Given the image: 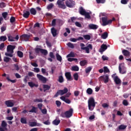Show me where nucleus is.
<instances>
[{
    "label": "nucleus",
    "instance_id": "nucleus-1",
    "mask_svg": "<svg viewBox=\"0 0 131 131\" xmlns=\"http://www.w3.org/2000/svg\"><path fill=\"white\" fill-rule=\"evenodd\" d=\"M73 108H71L69 110L66 111L65 112H62L60 114L61 117L63 118H70L73 115Z\"/></svg>",
    "mask_w": 131,
    "mask_h": 131
},
{
    "label": "nucleus",
    "instance_id": "nucleus-2",
    "mask_svg": "<svg viewBox=\"0 0 131 131\" xmlns=\"http://www.w3.org/2000/svg\"><path fill=\"white\" fill-rule=\"evenodd\" d=\"M96 107V102H95V99L94 97H91L88 100V108L90 111H93Z\"/></svg>",
    "mask_w": 131,
    "mask_h": 131
},
{
    "label": "nucleus",
    "instance_id": "nucleus-3",
    "mask_svg": "<svg viewBox=\"0 0 131 131\" xmlns=\"http://www.w3.org/2000/svg\"><path fill=\"white\" fill-rule=\"evenodd\" d=\"M80 47H81V50L85 51L87 54H90V50H93V45L92 44H89L87 47H85L84 43H80Z\"/></svg>",
    "mask_w": 131,
    "mask_h": 131
},
{
    "label": "nucleus",
    "instance_id": "nucleus-4",
    "mask_svg": "<svg viewBox=\"0 0 131 131\" xmlns=\"http://www.w3.org/2000/svg\"><path fill=\"white\" fill-rule=\"evenodd\" d=\"M68 93V89L67 88H64L62 90H58L56 94L54 95V98H57L59 95L60 96H63V95H65V94H67Z\"/></svg>",
    "mask_w": 131,
    "mask_h": 131
},
{
    "label": "nucleus",
    "instance_id": "nucleus-5",
    "mask_svg": "<svg viewBox=\"0 0 131 131\" xmlns=\"http://www.w3.org/2000/svg\"><path fill=\"white\" fill-rule=\"evenodd\" d=\"M34 51L36 54H39V52H40L41 54H43L44 56H47V55H48V51L45 49H42L39 48H36L34 49Z\"/></svg>",
    "mask_w": 131,
    "mask_h": 131
},
{
    "label": "nucleus",
    "instance_id": "nucleus-6",
    "mask_svg": "<svg viewBox=\"0 0 131 131\" xmlns=\"http://www.w3.org/2000/svg\"><path fill=\"white\" fill-rule=\"evenodd\" d=\"M99 81H104V83H107V82H109V75H104L101 76L99 78Z\"/></svg>",
    "mask_w": 131,
    "mask_h": 131
},
{
    "label": "nucleus",
    "instance_id": "nucleus-7",
    "mask_svg": "<svg viewBox=\"0 0 131 131\" xmlns=\"http://www.w3.org/2000/svg\"><path fill=\"white\" fill-rule=\"evenodd\" d=\"M66 5L68 8H73L75 6V2L73 0H67L66 1Z\"/></svg>",
    "mask_w": 131,
    "mask_h": 131
},
{
    "label": "nucleus",
    "instance_id": "nucleus-8",
    "mask_svg": "<svg viewBox=\"0 0 131 131\" xmlns=\"http://www.w3.org/2000/svg\"><path fill=\"white\" fill-rule=\"evenodd\" d=\"M102 25L103 26H106V25H108L112 23V19H110L108 20L107 19V17H102Z\"/></svg>",
    "mask_w": 131,
    "mask_h": 131
},
{
    "label": "nucleus",
    "instance_id": "nucleus-9",
    "mask_svg": "<svg viewBox=\"0 0 131 131\" xmlns=\"http://www.w3.org/2000/svg\"><path fill=\"white\" fill-rule=\"evenodd\" d=\"M30 38V35H27L26 34H23L20 36V40H25V41H28Z\"/></svg>",
    "mask_w": 131,
    "mask_h": 131
},
{
    "label": "nucleus",
    "instance_id": "nucleus-10",
    "mask_svg": "<svg viewBox=\"0 0 131 131\" xmlns=\"http://www.w3.org/2000/svg\"><path fill=\"white\" fill-rule=\"evenodd\" d=\"M112 77L113 78L116 84H121V80L118 78V76H115V74H113Z\"/></svg>",
    "mask_w": 131,
    "mask_h": 131
},
{
    "label": "nucleus",
    "instance_id": "nucleus-11",
    "mask_svg": "<svg viewBox=\"0 0 131 131\" xmlns=\"http://www.w3.org/2000/svg\"><path fill=\"white\" fill-rule=\"evenodd\" d=\"M65 0H58L57 2V4L58 5L59 8L61 9H65L66 8V5L64 4V3H62V2H64Z\"/></svg>",
    "mask_w": 131,
    "mask_h": 131
},
{
    "label": "nucleus",
    "instance_id": "nucleus-12",
    "mask_svg": "<svg viewBox=\"0 0 131 131\" xmlns=\"http://www.w3.org/2000/svg\"><path fill=\"white\" fill-rule=\"evenodd\" d=\"M37 77L39 79V80H40V81H42L43 83H47V78L43 77L42 75L37 74Z\"/></svg>",
    "mask_w": 131,
    "mask_h": 131
},
{
    "label": "nucleus",
    "instance_id": "nucleus-13",
    "mask_svg": "<svg viewBox=\"0 0 131 131\" xmlns=\"http://www.w3.org/2000/svg\"><path fill=\"white\" fill-rule=\"evenodd\" d=\"M16 48V46L13 45H8L7 48V51L9 53L10 52L11 54L14 53V50Z\"/></svg>",
    "mask_w": 131,
    "mask_h": 131
},
{
    "label": "nucleus",
    "instance_id": "nucleus-14",
    "mask_svg": "<svg viewBox=\"0 0 131 131\" xmlns=\"http://www.w3.org/2000/svg\"><path fill=\"white\" fill-rule=\"evenodd\" d=\"M14 100H9L5 101V104L7 107H13L14 106Z\"/></svg>",
    "mask_w": 131,
    "mask_h": 131
},
{
    "label": "nucleus",
    "instance_id": "nucleus-15",
    "mask_svg": "<svg viewBox=\"0 0 131 131\" xmlns=\"http://www.w3.org/2000/svg\"><path fill=\"white\" fill-rule=\"evenodd\" d=\"M89 29H91L93 30H96L99 28V26L97 25H95L93 24H90L88 26Z\"/></svg>",
    "mask_w": 131,
    "mask_h": 131
},
{
    "label": "nucleus",
    "instance_id": "nucleus-16",
    "mask_svg": "<svg viewBox=\"0 0 131 131\" xmlns=\"http://www.w3.org/2000/svg\"><path fill=\"white\" fill-rule=\"evenodd\" d=\"M65 76L67 79L69 81H71V80H73L72 77L71 76V73L70 72H66Z\"/></svg>",
    "mask_w": 131,
    "mask_h": 131
},
{
    "label": "nucleus",
    "instance_id": "nucleus-17",
    "mask_svg": "<svg viewBox=\"0 0 131 131\" xmlns=\"http://www.w3.org/2000/svg\"><path fill=\"white\" fill-rule=\"evenodd\" d=\"M107 49H108V46L105 44H102L99 49V52L103 53V52H105V50H107Z\"/></svg>",
    "mask_w": 131,
    "mask_h": 131
},
{
    "label": "nucleus",
    "instance_id": "nucleus-18",
    "mask_svg": "<svg viewBox=\"0 0 131 131\" xmlns=\"http://www.w3.org/2000/svg\"><path fill=\"white\" fill-rule=\"evenodd\" d=\"M60 99H61L62 101H63V102H65L67 104H70L71 103V100L68 98H66L65 96H61Z\"/></svg>",
    "mask_w": 131,
    "mask_h": 131
},
{
    "label": "nucleus",
    "instance_id": "nucleus-19",
    "mask_svg": "<svg viewBox=\"0 0 131 131\" xmlns=\"http://www.w3.org/2000/svg\"><path fill=\"white\" fill-rule=\"evenodd\" d=\"M86 12V11H85V10H84L83 8H82V7H80L79 10V14H80V15L84 16Z\"/></svg>",
    "mask_w": 131,
    "mask_h": 131
},
{
    "label": "nucleus",
    "instance_id": "nucleus-20",
    "mask_svg": "<svg viewBox=\"0 0 131 131\" xmlns=\"http://www.w3.org/2000/svg\"><path fill=\"white\" fill-rule=\"evenodd\" d=\"M8 41H15V38L11 35V34H7Z\"/></svg>",
    "mask_w": 131,
    "mask_h": 131
},
{
    "label": "nucleus",
    "instance_id": "nucleus-21",
    "mask_svg": "<svg viewBox=\"0 0 131 131\" xmlns=\"http://www.w3.org/2000/svg\"><path fill=\"white\" fill-rule=\"evenodd\" d=\"M43 89L44 93H46V92H47V91H49V90L51 89V86H50L48 84H43Z\"/></svg>",
    "mask_w": 131,
    "mask_h": 131
},
{
    "label": "nucleus",
    "instance_id": "nucleus-22",
    "mask_svg": "<svg viewBox=\"0 0 131 131\" xmlns=\"http://www.w3.org/2000/svg\"><path fill=\"white\" fill-rule=\"evenodd\" d=\"M51 33L54 37L57 36V30L54 27L51 28Z\"/></svg>",
    "mask_w": 131,
    "mask_h": 131
},
{
    "label": "nucleus",
    "instance_id": "nucleus-23",
    "mask_svg": "<svg viewBox=\"0 0 131 131\" xmlns=\"http://www.w3.org/2000/svg\"><path fill=\"white\" fill-rule=\"evenodd\" d=\"M30 15V12H29V11H24V14L23 15L24 18H26V19H27L28 18H29Z\"/></svg>",
    "mask_w": 131,
    "mask_h": 131
},
{
    "label": "nucleus",
    "instance_id": "nucleus-24",
    "mask_svg": "<svg viewBox=\"0 0 131 131\" xmlns=\"http://www.w3.org/2000/svg\"><path fill=\"white\" fill-rule=\"evenodd\" d=\"M122 54L125 56V57H128V56H129L130 53L128 50L125 49L122 51Z\"/></svg>",
    "mask_w": 131,
    "mask_h": 131
},
{
    "label": "nucleus",
    "instance_id": "nucleus-25",
    "mask_svg": "<svg viewBox=\"0 0 131 131\" xmlns=\"http://www.w3.org/2000/svg\"><path fill=\"white\" fill-rule=\"evenodd\" d=\"M79 64L80 66H81L82 67H83L85 66L86 64H88V61H86V60H83L80 61L79 62Z\"/></svg>",
    "mask_w": 131,
    "mask_h": 131
},
{
    "label": "nucleus",
    "instance_id": "nucleus-26",
    "mask_svg": "<svg viewBox=\"0 0 131 131\" xmlns=\"http://www.w3.org/2000/svg\"><path fill=\"white\" fill-rule=\"evenodd\" d=\"M28 83L30 88H34V86H35V88H37L38 86V84H36L33 83V82H29Z\"/></svg>",
    "mask_w": 131,
    "mask_h": 131
},
{
    "label": "nucleus",
    "instance_id": "nucleus-27",
    "mask_svg": "<svg viewBox=\"0 0 131 131\" xmlns=\"http://www.w3.org/2000/svg\"><path fill=\"white\" fill-rule=\"evenodd\" d=\"M126 127H127V126L121 124L119 126L118 129L119 130H123L125 129Z\"/></svg>",
    "mask_w": 131,
    "mask_h": 131
},
{
    "label": "nucleus",
    "instance_id": "nucleus-28",
    "mask_svg": "<svg viewBox=\"0 0 131 131\" xmlns=\"http://www.w3.org/2000/svg\"><path fill=\"white\" fill-rule=\"evenodd\" d=\"M108 37V32H105L101 35V38L103 39H106Z\"/></svg>",
    "mask_w": 131,
    "mask_h": 131
},
{
    "label": "nucleus",
    "instance_id": "nucleus-29",
    "mask_svg": "<svg viewBox=\"0 0 131 131\" xmlns=\"http://www.w3.org/2000/svg\"><path fill=\"white\" fill-rule=\"evenodd\" d=\"M74 57H75V54H74V52L72 51L68 55H67V58H74Z\"/></svg>",
    "mask_w": 131,
    "mask_h": 131
},
{
    "label": "nucleus",
    "instance_id": "nucleus-30",
    "mask_svg": "<svg viewBox=\"0 0 131 131\" xmlns=\"http://www.w3.org/2000/svg\"><path fill=\"white\" fill-rule=\"evenodd\" d=\"M7 125H8V124H7V122L6 121H3L2 122L1 126L2 127H4L5 129H7Z\"/></svg>",
    "mask_w": 131,
    "mask_h": 131
},
{
    "label": "nucleus",
    "instance_id": "nucleus-31",
    "mask_svg": "<svg viewBox=\"0 0 131 131\" xmlns=\"http://www.w3.org/2000/svg\"><path fill=\"white\" fill-rule=\"evenodd\" d=\"M30 12L32 15H36V10L33 8L30 9Z\"/></svg>",
    "mask_w": 131,
    "mask_h": 131
},
{
    "label": "nucleus",
    "instance_id": "nucleus-32",
    "mask_svg": "<svg viewBox=\"0 0 131 131\" xmlns=\"http://www.w3.org/2000/svg\"><path fill=\"white\" fill-rule=\"evenodd\" d=\"M61 122V120L55 119L53 121V124L54 125H58V124Z\"/></svg>",
    "mask_w": 131,
    "mask_h": 131
},
{
    "label": "nucleus",
    "instance_id": "nucleus-33",
    "mask_svg": "<svg viewBox=\"0 0 131 131\" xmlns=\"http://www.w3.org/2000/svg\"><path fill=\"white\" fill-rule=\"evenodd\" d=\"M20 122L24 124H26L27 123V119L26 118H21Z\"/></svg>",
    "mask_w": 131,
    "mask_h": 131
},
{
    "label": "nucleus",
    "instance_id": "nucleus-34",
    "mask_svg": "<svg viewBox=\"0 0 131 131\" xmlns=\"http://www.w3.org/2000/svg\"><path fill=\"white\" fill-rule=\"evenodd\" d=\"M56 56L57 61H59V62H62V57L59 55L58 53H57L56 54Z\"/></svg>",
    "mask_w": 131,
    "mask_h": 131
},
{
    "label": "nucleus",
    "instance_id": "nucleus-35",
    "mask_svg": "<svg viewBox=\"0 0 131 131\" xmlns=\"http://www.w3.org/2000/svg\"><path fill=\"white\" fill-rule=\"evenodd\" d=\"M72 71H78L79 70V68L77 66H74L72 67Z\"/></svg>",
    "mask_w": 131,
    "mask_h": 131
},
{
    "label": "nucleus",
    "instance_id": "nucleus-36",
    "mask_svg": "<svg viewBox=\"0 0 131 131\" xmlns=\"http://www.w3.org/2000/svg\"><path fill=\"white\" fill-rule=\"evenodd\" d=\"M58 81L60 83L64 82V78H63V76H59L58 77Z\"/></svg>",
    "mask_w": 131,
    "mask_h": 131
},
{
    "label": "nucleus",
    "instance_id": "nucleus-37",
    "mask_svg": "<svg viewBox=\"0 0 131 131\" xmlns=\"http://www.w3.org/2000/svg\"><path fill=\"white\" fill-rule=\"evenodd\" d=\"M103 72L104 73H109L110 72V70H109V69H108V67H103Z\"/></svg>",
    "mask_w": 131,
    "mask_h": 131
},
{
    "label": "nucleus",
    "instance_id": "nucleus-38",
    "mask_svg": "<svg viewBox=\"0 0 131 131\" xmlns=\"http://www.w3.org/2000/svg\"><path fill=\"white\" fill-rule=\"evenodd\" d=\"M17 54L19 58H23V52L20 51H18Z\"/></svg>",
    "mask_w": 131,
    "mask_h": 131
},
{
    "label": "nucleus",
    "instance_id": "nucleus-39",
    "mask_svg": "<svg viewBox=\"0 0 131 131\" xmlns=\"http://www.w3.org/2000/svg\"><path fill=\"white\" fill-rule=\"evenodd\" d=\"M6 40H7L6 36H1L0 37V41H6Z\"/></svg>",
    "mask_w": 131,
    "mask_h": 131
},
{
    "label": "nucleus",
    "instance_id": "nucleus-40",
    "mask_svg": "<svg viewBox=\"0 0 131 131\" xmlns=\"http://www.w3.org/2000/svg\"><path fill=\"white\" fill-rule=\"evenodd\" d=\"M36 109H37V107L33 106L32 108L29 111V112H31L32 113H36Z\"/></svg>",
    "mask_w": 131,
    "mask_h": 131
},
{
    "label": "nucleus",
    "instance_id": "nucleus-41",
    "mask_svg": "<svg viewBox=\"0 0 131 131\" xmlns=\"http://www.w3.org/2000/svg\"><path fill=\"white\" fill-rule=\"evenodd\" d=\"M67 46H68V47H69V48H70L71 49H74V45H73V43L69 42L67 44Z\"/></svg>",
    "mask_w": 131,
    "mask_h": 131
},
{
    "label": "nucleus",
    "instance_id": "nucleus-42",
    "mask_svg": "<svg viewBox=\"0 0 131 131\" xmlns=\"http://www.w3.org/2000/svg\"><path fill=\"white\" fill-rule=\"evenodd\" d=\"M83 37H84V39H86V40H90V39H91V35H84Z\"/></svg>",
    "mask_w": 131,
    "mask_h": 131
},
{
    "label": "nucleus",
    "instance_id": "nucleus-43",
    "mask_svg": "<svg viewBox=\"0 0 131 131\" xmlns=\"http://www.w3.org/2000/svg\"><path fill=\"white\" fill-rule=\"evenodd\" d=\"M93 68H92V67H89L85 69V73H90V72H91V71H92V69Z\"/></svg>",
    "mask_w": 131,
    "mask_h": 131
},
{
    "label": "nucleus",
    "instance_id": "nucleus-44",
    "mask_svg": "<svg viewBox=\"0 0 131 131\" xmlns=\"http://www.w3.org/2000/svg\"><path fill=\"white\" fill-rule=\"evenodd\" d=\"M86 93L88 94V95H92V94H93V89L88 88L86 90Z\"/></svg>",
    "mask_w": 131,
    "mask_h": 131
},
{
    "label": "nucleus",
    "instance_id": "nucleus-45",
    "mask_svg": "<svg viewBox=\"0 0 131 131\" xmlns=\"http://www.w3.org/2000/svg\"><path fill=\"white\" fill-rule=\"evenodd\" d=\"M53 8H54V4L53 3L49 4L47 6L48 10H51V9H53Z\"/></svg>",
    "mask_w": 131,
    "mask_h": 131
},
{
    "label": "nucleus",
    "instance_id": "nucleus-46",
    "mask_svg": "<svg viewBox=\"0 0 131 131\" xmlns=\"http://www.w3.org/2000/svg\"><path fill=\"white\" fill-rule=\"evenodd\" d=\"M119 71L120 73H121L122 74H125V73H126V71H122V69H121V67H120V66H119Z\"/></svg>",
    "mask_w": 131,
    "mask_h": 131
},
{
    "label": "nucleus",
    "instance_id": "nucleus-47",
    "mask_svg": "<svg viewBox=\"0 0 131 131\" xmlns=\"http://www.w3.org/2000/svg\"><path fill=\"white\" fill-rule=\"evenodd\" d=\"M122 104L124 106H128V101L126 99L123 100L122 102Z\"/></svg>",
    "mask_w": 131,
    "mask_h": 131
},
{
    "label": "nucleus",
    "instance_id": "nucleus-48",
    "mask_svg": "<svg viewBox=\"0 0 131 131\" xmlns=\"http://www.w3.org/2000/svg\"><path fill=\"white\" fill-rule=\"evenodd\" d=\"M10 23H14V22H16V18L14 16H11L10 19Z\"/></svg>",
    "mask_w": 131,
    "mask_h": 131
},
{
    "label": "nucleus",
    "instance_id": "nucleus-49",
    "mask_svg": "<svg viewBox=\"0 0 131 131\" xmlns=\"http://www.w3.org/2000/svg\"><path fill=\"white\" fill-rule=\"evenodd\" d=\"M10 60H11V58L10 57H4V61L6 62V63H8V62H10Z\"/></svg>",
    "mask_w": 131,
    "mask_h": 131
},
{
    "label": "nucleus",
    "instance_id": "nucleus-50",
    "mask_svg": "<svg viewBox=\"0 0 131 131\" xmlns=\"http://www.w3.org/2000/svg\"><path fill=\"white\" fill-rule=\"evenodd\" d=\"M129 1V0H121V4L122 5H127V3H128Z\"/></svg>",
    "mask_w": 131,
    "mask_h": 131
},
{
    "label": "nucleus",
    "instance_id": "nucleus-51",
    "mask_svg": "<svg viewBox=\"0 0 131 131\" xmlns=\"http://www.w3.org/2000/svg\"><path fill=\"white\" fill-rule=\"evenodd\" d=\"M6 79L8 81H10V82H12V83H15L17 81L16 80H11L9 77H7Z\"/></svg>",
    "mask_w": 131,
    "mask_h": 131
},
{
    "label": "nucleus",
    "instance_id": "nucleus-52",
    "mask_svg": "<svg viewBox=\"0 0 131 131\" xmlns=\"http://www.w3.org/2000/svg\"><path fill=\"white\" fill-rule=\"evenodd\" d=\"M97 4H105L106 0H96Z\"/></svg>",
    "mask_w": 131,
    "mask_h": 131
},
{
    "label": "nucleus",
    "instance_id": "nucleus-53",
    "mask_svg": "<svg viewBox=\"0 0 131 131\" xmlns=\"http://www.w3.org/2000/svg\"><path fill=\"white\" fill-rule=\"evenodd\" d=\"M84 16H85V18H86V19H91V15H90V13L89 12H86Z\"/></svg>",
    "mask_w": 131,
    "mask_h": 131
},
{
    "label": "nucleus",
    "instance_id": "nucleus-54",
    "mask_svg": "<svg viewBox=\"0 0 131 131\" xmlns=\"http://www.w3.org/2000/svg\"><path fill=\"white\" fill-rule=\"evenodd\" d=\"M34 102L35 103H36V102H38V103H39V102H42V99L41 98H40V99H35L34 100Z\"/></svg>",
    "mask_w": 131,
    "mask_h": 131
},
{
    "label": "nucleus",
    "instance_id": "nucleus-55",
    "mask_svg": "<svg viewBox=\"0 0 131 131\" xmlns=\"http://www.w3.org/2000/svg\"><path fill=\"white\" fill-rule=\"evenodd\" d=\"M7 16H8V12H5L2 13V16L4 19H6Z\"/></svg>",
    "mask_w": 131,
    "mask_h": 131
},
{
    "label": "nucleus",
    "instance_id": "nucleus-56",
    "mask_svg": "<svg viewBox=\"0 0 131 131\" xmlns=\"http://www.w3.org/2000/svg\"><path fill=\"white\" fill-rule=\"evenodd\" d=\"M75 80H78V74L75 73L73 75Z\"/></svg>",
    "mask_w": 131,
    "mask_h": 131
},
{
    "label": "nucleus",
    "instance_id": "nucleus-57",
    "mask_svg": "<svg viewBox=\"0 0 131 131\" xmlns=\"http://www.w3.org/2000/svg\"><path fill=\"white\" fill-rule=\"evenodd\" d=\"M49 57L52 59H55V55H54V53L50 52L49 53Z\"/></svg>",
    "mask_w": 131,
    "mask_h": 131
},
{
    "label": "nucleus",
    "instance_id": "nucleus-58",
    "mask_svg": "<svg viewBox=\"0 0 131 131\" xmlns=\"http://www.w3.org/2000/svg\"><path fill=\"white\" fill-rule=\"evenodd\" d=\"M102 59L103 61H107L108 60L109 58L105 55H103L102 56Z\"/></svg>",
    "mask_w": 131,
    "mask_h": 131
},
{
    "label": "nucleus",
    "instance_id": "nucleus-59",
    "mask_svg": "<svg viewBox=\"0 0 131 131\" xmlns=\"http://www.w3.org/2000/svg\"><path fill=\"white\" fill-rule=\"evenodd\" d=\"M5 7H6V4H5V3L2 2L0 3V8H1V9L5 8Z\"/></svg>",
    "mask_w": 131,
    "mask_h": 131
},
{
    "label": "nucleus",
    "instance_id": "nucleus-60",
    "mask_svg": "<svg viewBox=\"0 0 131 131\" xmlns=\"http://www.w3.org/2000/svg\"><path fill=\"white\" fill-rule=\"evenodd\" d=\"M74 94L75 97H78V96H79V91H75L74 92Z\"/></svg>",
    "mask_w": 131,
    "mask_h": 131
},
{
    "label": "nucleus",
    "instance_id": "nucleus-61",
    "mask_svg": "<svg viewBox=\"0 0 131 131\" xmlns=\"http://www.w3.org/2000/svg\"><path fill=\"white\" fill-rule=\"evenodd\" d=\"M102 106L103 108H108V107H109V104H107V103H104L102 104Z\"/></svg>",
    "mask_w": 131,
    "mask_h": 131
},
{
    "label": "nucleus",
    "instance_id": "nucleus-62",
    "mask_svg": "<svg viewBox=\"0 0 131 131\" xmlns=\"http://www.w3.org/2000/svg\"><path fill=\"white\" fill-rule=\"evenodd\" d=\"M75 25L77 27H79V28L82 27L81 24L80 23H79V22H78V21H77V22L75 23Z\"/></svg>",
    "mask_w": 131,
    "mask_h": 131
},
{
    "label": "nucleus",
    "instance_id": "nucleus-63",
    "mask_svg": "<svg viewBox=\"0 0 131 131\" xmlns=\"http://www.w3.org/2000/svg\"><path fill=\"white\" fill-rule=\"evenodd\" d=\"M56 19H53L52 21V26H56Z\"/></svg>",
    "mask_w": 131,
    "mask_h": 131
},
{
    "label": "nucleus",
    "instance_id": "nucleus-64",
    "mask_svg": "<svg viewBox=\"0 0 131 131\" xmlns=\"http://www.w3.org/2000/svg\"><path fill=\"white\" fill-rule=\"evenodd\" d=\"M41 112H42V114H47V109L46 108H44L42 110V108L41 110H40Z\"/></svg>",
    "mask_w": 131,
    "mask_h": 131
}]
</instances>
